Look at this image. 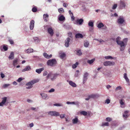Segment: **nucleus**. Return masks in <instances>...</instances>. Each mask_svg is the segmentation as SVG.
I'll return each instance as SVG.
<instances>
[{"mask_svg": "<svg viewBox=\"0 0 130 130\" xmlns=\"http://www.w3.org/2000/svg\"><path fill=\"white\" fill-rule=\"evenodd\" d=\"M95 60L94 59H93L91 60H88L87 61V62L89 64H91L94 62Z\"/></svg>", "mask_w": 130, "mask_h": 130, "instance_id": "obj_32", "label": "nucleus"}, {"mask_svg": "<svg viewBox=\"0 0 130 130\" xmlns=\"http://www.w3.org/2000/svg\"><path fill=\"white\" fill-rule=\"evenodd\" d=\"M128 112H129V111H127V110L125 111L124 112V114H127L128 113Z\"/></svg>", "mask_w": 130, "mask_h": 130, "instance_id": "obj_64", "label": "nucleus"}, {"mask_svg": "<svg viewBox=\"0 0 130 130\" xmlns=\"http://www.w3.org/2000/svg\"><path fill=\"white\" fill-rule=\"evenodd\" d=\"M110 102V101L109 99H107L105 102V103H107V104H109Z\"/></svg>", "mask_w": 130, "mask_h": 130, "instance_id": "obj_48", "label": "nucleus"}, {"mask_svg": "<svg viewBox=\"0 0 130 130\" xmlns=\"http://www.w3.org/2000/svg\"><path fill=\"white\" fill-rule=\"evenodd\" d=\"M40 94L43 99H45L47 97V95L46 94L42 93H41Z\"/></svg>", "mask_w": 130, "mask_h": 130, "instance_id": "obj_25", "label": "nucleus"}, {"mask_svg": "<svg viewBox=\"0 0 130 130\" xmlns=\"http://www.w3.org/2000/svg\"><path fill=\"white\" fill-rule=\"evenodd\" d=\"M117 7V4H114L112 6V9H115Z\"/></svg>", "mask_w": 130, "mask_h": 130, "instance_id": "obj_41", "label": "nucleus"}, {"mask_svg": "<svg viewBox=\"0 0 130 130\" xmlns=\"http://www.w3.org/2000/svg\"><path fill=\"white\" fill-rule=\"evenodd\" d=\"M83 36L81 34L78 33L76 34L75 35V37L76 38H83Z\"/></svg>", "mask_w": 130, "mask_h": 130, "instance_id": "obj_20", "label": "nucleus"}, {"mask_svg": "<svg viewBox=\"0 0 130 130\" xmlns=\"http://www.w3.org/2000/svg\"><path fill=\"white\" fill-rule=\"evenodd\" d=\"M126 6V4L124 1H121L120 3V8H124Z\"/></svg>", "mask_w": 130, "mask_h": 130, "instance_id": "obj_14", "label": "nucleus"}, {"mask_svg": "<svg viewBox=\"0 0 130 130\" xmlns=\"http://www.w3.org/2000/svg\"><path fill=\"white\" fill-rule=\"evenodd\" d=\"M54 105L56 106H62V105L59 104H54Z\"/></svg>", "mask_w": 130, "mask_h": 130, "instance_id": "obj_56", "label": "nucleus"}, {"mask_svg": "<svg viewBox=\"0 0 130 130\" xmlns=\"http://www.w3.org/2000/svg\"><path fill=\"white\" fill-rule=\"evenodd\" d=\"M121 39V38L120 37H118L117 39L116 42L118 45L121 46L124 45V43L123 42L120 41Z\"/></svg>", "mask_w": 130, "mask_h": 130, "instance_id": "obj_6", "label": "nucleus"}, {"mask_svg": "<svg viewBox=\"0 0 130 130\" xmlns=\"http://www.w3.org/2000/svg\"><path fill=\"white\" fill-rule=\"evenodd\" d=\"M129 116V115L128 114H124L123 115V117H125V118H127Z\"/></svg>", "mask_w": 130, "mask_h": 130, "instance_id": "obj_50", "label": "nucleus"}, {"mask_svg": "<svg viewBox=\"0 0 130 130\" xmlns=\"http://www.w3.org/2000/svg\"><path fill=\"white\" fill-rule=\"evenodd\" d=\"M48 114L52 116H57L59 115V113L58 112L55 111H50L48 113Z\"/></svg>", "mask_w": 130, "mask_h": 130, "instance_id": "obj_7", "label": "nucleus"}, {"mask_svg": "<svg viewBox=\"0 0 130 130\" xmlns=\"http://www.w3.org/2000/svg\"><path fill=\"white\" fill-rule=\"evenodd\" d=\"M29 126L30 127H33L34 126V124L33 123H31L29 124Z\"/></svg>", "mask_w": 130, "mask_h": 130, "instance_id": "obj_63", "label": "nucleus"}, {"mask_svg": "<svg viewBox=\"0 0 130 130\" xmlns=\"http://www.w3.org/2000/svg\"><path fill=\"white\" fill-rule=\"evenodd\" d=\"M18 59L17 58H15L13 60V64L14 66H15L17 64L18 62Z\"/></svg>", "mask_w": 130, "mask_h": 130, "instance_id": "obj_26", "label": "nucleus"}, {"mask_svg": "<svg viewBox=\"0 0 130 130\" xmlns=\"http://www.w3.org/2000/svg\"><path fill=\"white\" fill-rule=\"evenodd\" d=\"M48 33L51 36H52L54 34V31L52 28H49L47 29Z\"/></svg>", "mask_w": 130, "mask_h": 130, "instance_id": "obj_11", "label": "nucleus"}, {"mask_svg": "<svg viewBox=\"0 0 130 130\" xmlns=\"http://www.w3.org/2000/svg\"><path fill=\"white\" fill-rule=\"evenodd\" d=\"M58 11L60 13H62L64 12L63 9L62 8L58 9Z\"/></svg>", "mask_w": 130, "mask_h": 130, "instance_id": "obj_36", "label": "nucleus"}, {"mask_svg": "<svg viewBox=\"0 0 130 130\" xmlns=\"http://www.w3.org/2000/svg\"><path fill=\"white\" fill-rule=\"evenodd\" d=\"M65 115V114H61L60 115V117L61 119L63 118H64Z\"/></svg>", "mask_w": 130, "mask_h": 130, "instance_id": "obj_52", "label": "nucleus"}, {"mask_svg": "<svg viewBox=\"0 0 130 130\" xmlns=\"http://www.w3.org/2000/svg\"><path fill=\"white\" fill-rule=\"evenodd\" d=\"M44 70V68H42L39 69H36V71L38 74L40 73L42 71Z\"/></svg>", "mask_w": 130, "mask_h": 130, "instance_id": "obj_21", "label": "nucleus"}, {"mask_svg": "<svg viewBox=\"0 0 130 130\" xmlns=\"http://www.w3.org/2000/svg\"><path fill=\"white\" fill-rule=\"evenodd\" d=\"M76 54L80 56L82 55V53L80 50H78L76 51Z\"/></svg>", "mask_w": 130, "mask_h": 130, "instance_id": "obj_33", "label": "nucleus"}, {"mask_svg": "<svg viewBox=\"0 0 130 130\" xmlns=\"http://www.w3.org/2000/svg\"><path fill=\"white\" fill-rule=\"evenodd\" d=\"M2 101L0 103V106H3L5 104L7 100V98L5 97L2 98Z\"/></svg>", "mask_w": 130, "mask_h": 130, "instance_id": "obj_10", "label": "nucleus"}, {"mask_svg": "<svg viewBox=\"0 0 130 130\" xmlns=\"http://www.w3.org/2000/svg\"><path fill=\"white\" fill-rule=\"evenodd\" d=\"M57 63L56 60L54 59H50L47 61V63L48 66H53Z\"/></svg>", "mask_w": 130, "mask_h": 130, "instance_id": "obj_2", "label": "nucleus"}, {"mask_svg": "<svg viewBox=\"0 0 130 130\" xmlns=\"http://www.w3.org/2000/svg\"><path fill=\"white\" fill-rule=\"evenodd\" d=\"M60 57L61 59H63L66 56V54L64 53H59Z\"/></svg>", "mask_w": 130, "mask_h": 130, "instance_id": "obj_24", "label": "nucleus"}, {"mask_svg": "<svg viewBox=\"0 0 130 130\" xmlns=\"http://www.w3.org/2000/svg\"><path fill=\"white\" fill-rule=\"evenodd\" d=\"M10 85L9 84H5L3 86V87L5 88L9 86Z\"/></svg>", "mask_w": 130, "mask_h": 130, "instance_id": "obj_46", "label": "nucleus"}, {"mask_svg": "<svg viewBox=\"0 0 130 130\" xmlns=\"http://www.w3.org/2000/svg\"><path fill=\"white\" fill-rule=\"evenodd\" d=\"M1 76L2 78H3L5 77V76L4 74H3L2 72L1 73Z\"/></svg>", "mask_w": 130, "mask_h": 130, "instance_id": "obj_54", "label": "nucleus"}, {"mask_svg": "<svg viewBox=\"0 0 130 130\" xmlns=\"http://www.w3.org/2000/svg\"><path fill=\"white\" fill-rule=\"evenodd\" d=\"M65 18L63 15H61L59 18V20L60 21H62L64 20Z\"/></svg>", "mask_w": 130, "mask_h": 130, "instance_id": "obj_27", "label": "nucleus"}, {"mask_svg": "<svg viewBox=\"0 0 130 130\" xmlns=\"http://www.w3.org/2000/svg\"><path fill=\"white\" fill-rule=\"evenodd\" d=\"M89 45V43L87 41L85 42L84 44V45L85 47H88Z\"/></svg>", "mask_w": 130, "mask_h": 130, "instance_id": "obj_38", "label": "nucleus"}, {"mask_svg": "<svg viewBox=\"0 0 130 130\" xmlns=\"http://www.w3.org/2000/svg\"><path fill=\"white\" fill-rule=\"evenodd\" d=\"M124 44L123 45H122V46H121V48H120V50L121 51H123L124 50V47L123 46H124Z\"/></svg>", "mask_w": 130, "mask_h": 130, "instance_id": "obj_49", "label": "nucleus"}, {"mask_svg": "<svg viewBox=\"0 0 130 130\" xmlns=\"http://www.w3.org/2000/svg\"><path fill=\"white\" fill-rule=\"evenodd\" d=\"M78 62H76L75 63V64H73L72 65V68L73 69L75 68H76L77 67V66L78 65Z\"/></svg>", "mask_w": 130, "mask_h": 130, "instance_id": "obj_34", "label": "nucleus"}, {"mask_svg": "<svg viewBox=\"0 0 130 130\" xmlns=\"http://www.w3.org/2000/svg\"><path fill=\"white\" fill-rule=\"evenodd\" d=\"M31 69L30 67L29 66H26V67L22 70V72H24L26 71L30 70Z\"/></svg>", "mask_w": 130, "mask_h": 130, "instance_id": "obj_15", "label": "nucleus"}, {"mask_svg": "<svg viewBox=\"0 0 130 130\" xmlns=\"http://www.w3.org/2000/svg\"><path fill=\"white\" fill-rule=\"evenodd\" d=\"M35 21L34 20H32L30 22V28L31 30H32L34 28V26Z\"/></svg>", "mask_w": 130, "mask_h": 130, "instance_id": "obj_12", "label": "nucleus"}, {"mask_svg": "<svg viewBox=\"0 0 130 130\" xmlns=\"http://www.w3.org/2000/svg\"><path fill=\"white\" fill-rule=\"evenodd\" d=\"M69 84L70 85L73 87H76V84L72 81H70L69 82Z\"/></svg>", "mask_w": 130, "mask_h": 130, "instance_id": "obj_28", "label": "nucleus"}, {"mask_svg": "<svg viewBox=\"0 0 130 130\" xmlns=\"http://www.w3.org/2000/svg\"><path fill=\"white\" fill-rule=\"evenodd\" d=\"M84 20L82 19H77L75 21V24L78 25H81L82 24Z\"/></svg>", "mask_w": 130, "mask_h": 130, "instance_id": "obj_8", "label": "nucleus"}, {"mask_svg": "<svg viewBox=\"0 0 130 130\" xmlns=\"http://www.w3.org/2000/svg\"><path fill=\"white\" fill-rule=\"evenodd\" d=\"M90 98H94L98 96V95L96 94H93L89 95Z\"/></svg>", "mask_w": 130, "mask_h": 130, "instance_id": "obj_31", "label": "nucleus"}, {"mask_svg": "<svg viewBox=\"0 0 130 130\" xmlns=\"http://www.w3.org/2000/svg\"><path fill=\"white\" fill-rule=\"evenodd\" d=\"M68 36L70 37H72V33L71 32H69L68 33Z\"/></svg>", "mask_w": 130, "mask_h": 130, "instance_id": "obj_59", "label": "nucleus"}, {"mask_svg": "<svg viewBox=\"0 0 130 130\" xmlns=\"http://www.w3.org/2000/svg\"><path fill=\"white\" fill-rule=\"evenodd\" d=\"M63 6L64 7H66L67 6V5L66 3H64L63 4Z\"/></svg>", "mask_w": 130, "mask_h": 130, "instance_id": "obj_62", "label": "nucleus"}, {"mask_svg": "<svg viewBox=\"0 0 130 130\" xmlns=\"http://www.w3.org/2000/svg\"><path fill=\"white\" fill-rule=\"evenodd\" d=\"M80 113L84 116H86L87 114V112L84 111H83L81 112Z\"/></svg>", "mask_w": 130, "mask_h": 130, "instance_id": "obj_37", "label": "nucleus"}, {"mask_svg": "<svg viewBox=\"0 0 130 130\" xmlns=\"http://www.w3.org/2000/svg\"><path fill=\"white\" fill-rule=\"evenodd\" d=\"M14 58V53L13 52L11 53L9 57V58L10 59H12Z\"/></svg>", "mask_w": 130, "mask_h": 130, "instance_id": "obj_19", "label": "nucleus"}, {"mask_svg": "<svg viewBox=\"0 0 130 130\" xmlns=\"http://www.w3.org/2000/svg\"><path fill=\"white\" fill-rule=\"evenodd\" d=\"M43 19L45 22H47L48 20V15L47 14H44L43 15Z\"/></svg>", "mask_w": 130, "mask_h": 130, "instance_id": "obj_16", "label": "nucleus"}, {"mask_svg": "<svg viewBox=\"0 0 130 130\" xmlns=\"http://www.w3.org/2000/svg\"><path fill=\"white\" fill-rule=\"evenodd\" d=\"M124 77L126 80V82L129 84V80L127 76V74L126 73H125L124 74Z\"/></svg>", "mask_w": 130, "mask_h": 130, "instance_id": "obj_18", "label": "nucleus"}, {"mask_svg": "<svg viewBox=\"0 0 130 130\" xmlns=\"http://www.w3.org/2000/svg\"><path fill=\"white\" fill-rule=\"evenodd\" d=\"M104 26V25L103 23L101 22L100 23L98 24L97 26V27L99 28H101V27Z\"/></svg>", "mask_w": 130, "mask_h": 130, "instance_id": "obj_29", "label": "nucleus"}, {"mask_svg": "<svg viewBox=\"0 0 130 130\" xmlns=\"http://www.w3.org/2000/svg\"><path fill=\"white\" fill-rule=\"evenodd\" d=\"M79 104V103L78 102H77L76 103L74 102H71V104Z\"/></svg>", "mask_w": 130, "mask_h": 130, "instance_id": "obj_55", "label": "nucleus"}, {"mask_svg": "<svg viewBox=\"0 0 130 130\" xmlns=\"http://www.w3.org/2000/svg\"><path fill=\"white\" fill-rule=\"evenodd\" d=\"M3 48L5 51H7L8 49V47L5 45H3Z\"/></svg>", "mask_w": 130, "mask_h": 130, "instance_id": "obj_43", "label": "nucleus"}, {"mask_svg": "<svg viewBox=\"0 0 130 130\" xmlns=\"http://www.w3.org/2000/svg\"><path fill=\"white\" fill-rule=\"evenodd\" d=\"M54 91L55 89H54L52 88L49 91V92H54Z\"/></svg>", "mask_w": 130, "mask_h": 130, "instance_id": "obj_53", "label": "nucleus"}, {"mask_svg": "<svg viewBox=\"0 0 130 130\" xmlns=\"http://www.w3.org/2000/svg\"><path fill=\"white\" fill-rule=\"evenodd\" d=\"M39 81V80L37 79H34L31 81L30 82H29L26 84V86H29L26 87V88L27 89H29L31 88L32 87V85L33 84L35 83L38 82Z\"/></svg>", "mask_w": 130, "mask_h": 130, "instance_id": "obj_1", "label": "nucleus"}, {"mask_svg": "<svg viewBox=\"0 0 130 130\" xmlns=\"http://www.w3.org/2000/svg\"><path fill=\"white\" fill-rule=\"evenodd\" d=\"M123 100L122 99L120 100V103L121 105V107L122 108H124L125 107L124 104V103L123 101Z\"/></svg>", "mask_w": 130, "mask_h": 130, "instance_id": "obj_22", "label": "nucleus"}, {"mask_svg": "<svg viewBox=\"0 0 130 130\" xmlns=\"http://www.w3.org/2000/svg\"><path fill=\"white\" fill-rule=\"evenodd\" d=\"M34 50L33 49L30 48H29L28 49L26 50L25 52L26 53H29L31 52H32Z\"/></svg>", "mask_w": 130, "mask_h": 130, "instance_id": "obj_23", "label": "nucleus"}, {"mask_svg": "<svg viewBox=\"0 0 130 130\" xmlns=\"http://www.w3.org/2000/svg\"><path fill=\"white\" fill-rule=\"evenodd\" d=\"M37 9L36 7L33 8L32 9V11L33 12H36L37 11Z\"/></svg>", "mask_w": 130, "mask_h": 130, "instance_id": "obj_40", "label": "nucleus"}, {"mask_svg": "<svg viewBox=\"0 0 130 130\" xmlns=\"http://www.w3.org/2000/svg\"><path fill=\"white\" fill-rule=\"evenodd\" d=\"M88 24L89 26H91L92 27H93V23L91 21H89Z\"/></svg>", "mask_w": 130, "mask_h": 130, "instance_id": "obj_35", "label": "nucleus"}, {"mask_svg": "<svg viewBox=\"0 0 130 130\" xmlns=\"http://www.w3.org/2000/svg\"><path fill=\"white\" fill-rule=\"evenodd\" d=\"M71 18V19L72 21H73L74 20V17L73 15H70Z\"/></svg>", "mask_w": 130, "mask_h": 130, "instance_id": "obj_60", "label": "nucleus"}, {"mask_svg": "<svg viewBox=\"0 0 130 130\" xmlns=\"http://www.w3.org/2000/svg\"><path fill=\"white\" fill-rule=\"evenodd\" d=\"M88 74L87 72H85L84 75L83 77V84H85L87 79V77L88 76Z\"/></svg>", "mask_w": 130, "mask_h": 130, "instance_id": "obj_9", "label": "nucleus"}, {"mask_svg": "<svg viewBox=\"0 0 130 130\" xmlns=\"http://www.w3.org/2000/svg\"><path fill=\"white\" fill-rule=\"evenodd\" d=\"M58 75V74H53L52 73H50L47 76V78H48L49 77H51V79L53 80L56 78Z\"/></svg>", "mask_w": 130, "mask_h": 130, "instance_id": "obj_3", "label": "nucleus"}, {"mask_svg": "<svg viewBox=\"0 0 130 130\" xmlns=\"http://www.w3.org/2000/svg\"><path fill=\"white\" fill-rule=\"evenodd\" d=\"M70 40V39L69 38H67L65 40V45L66 47H67L69 46V42Z\"/></svg>", "mask_w": 130, "mask_h": 130, "instance_id": "obj_13", "label": "nucleus"}, {"mask_svg": "<svg viewBox=\"0 0 130 130\" xmlns=\"http://www.w3.org/2000/svg\"><path fill=\"white\" fill-rule=\"evenodd\" d=\"M109 125V123L108 122H105L102 124V126H108Z\"/></svg>", "mask_w": 130, "mask_h": 130, "instance_id": "obj_44", "label": "nucleus"}, {"mask_svg": "<svg viewBox=\"0 0 130 130\" xmlns=\"http://www.w3.org/2000/svg\"><path fill=\"white\" fill-rule=\"evenodd\" d=\"M106 121L110 122L112 120V119L108 117L106 118Z\"/></svg>", "mask_w": 130, "mask_h": 130, "instance_id": "obj_42", "label": "nucleus"}, {"mask_svg": "<svg viewBox=\"0 0 130 130\" xmlns=\"http://www.w3.org/2000/svg\"><path fill=\"white\" fill-rule=\"evenodd\" d=\"M94 40H96L98 41H99L100 42H101H101H104V41H103L101 39H100V40H98V39H94Z\"/></svg>", "mask_w": 130, "mask_h": 130, "instance_id": "obj_47", "label": "nucleus"}, {"mask_svg": "<svg viewBox=\"0 0 130 130\" xmlns=\"http://www.w3.org/2000/svg\"><path fill=\"white\" fill-rule=\"evenodd\" d=\"M47 72L46 71H44L43 73V76H45L47 75Z\"/></svg>", "mask_w": 130, "mask_h": 130, "instance_id": "obj_58", "label": "nucleus"}, {"mask_svg": "<svg viewBox=\"0 0 130 130\" xmlns=\"http://www.w3.org/2000/svg\"><path fill=\"white\" fill-rule=\"evenodd\" d=\"M22 79L21 78H18V79L17 80V81L18 82H20L22 80Z\"/></svg>", "mask_w": 130, "mask_h": 130, "instance_id": "obj_57", "label": "nucleus"}, {"mask_svg": "<svg viewBox=\"0 0 130 130\" xmlns=\"http://www.w3.org/2000/svg\"><path fill=\"white\" fill-rule=\"evenodd\" d=\"M105 58L106 59H113V58L111 56H106L105 57Z\"/></svg>", "mask_w": 130, "mask_h": 130, "instance_id": "obj_39", "label": "nucleus"}, {"mask_svg": "<svg viewBox=\"0 0 130 130\" xmlns=\"http://www.w3.org/2000/svg\"><path fill=\"white\" fill-rule=\"evenodd\" d=\"M11 44H14V42L12 39H9L8 40Z\"/></svg>", "mask_w": 130, "mask_h": 130, "instance_id": "obj_45", "label": "nucleus"}, {"mask_svg": "<svg viewBox=\"0 0 130 130\" xmlns=\"http://www.w3.org/2000/svg\"><path fill=\"white\" fill-rule=\"evenodd\" d=\"M69 14L70 15H73V13L71 12V11L70 10H69Z\"/></svg>", "mask_w": 130, "mask_h": 130, "instance_id": "obj_61", "label": "nucleus"}, {"mask_svg": "<svg viewBox=\"0 0 130 130\" xmlns=\"http://www.w3.org/2000/svg\"><path fill=\"white\" fill-rule=\"evenodd\" d=\"M72 123L73 124H76L78 121V119L77 118H76L73 119L72 120Z\"/></svg>", "mask_w": 130, "mask_h": 130, "instance_id": "obj_30", "label": "nucleus"}, {"mask_svg": "<svg viewBox=\"0 0 130 130\" xmlns=\"http://www.w3.org/2000/svg\"><path fill=\"white\" fill-rule=\"evenodd\" d=\"M121 89V87L120 86L117 87L115 89L116 91H117L118 90H120Z\"/></svg>", "mask_w": 130, "mask_h": 130, "instance_id": "obj_51", "label": "nucleus"}, {"mask_svg": "<svg viewBox=\"0 0 130 130\" xmlns=\"http://www.w3.org/2000/svg\"><path fill=\"white\" fill-rule=\"evenodd\" d=\"M124 18L122 16H120L118 19L117 23L119 24H121L125 22Z\"/></svg>", "mask_w": 130, "mask_h": 130, "instance_id": "obj_4", "label": "nucleus"}, {"mask_svg": "<svg viewBox=\"0 0 130 130\" xmlns=\"http://www.w3.org/2000/svg\"><path fill=\"white\" fill-rule=\"evenodd\" d=\"M115 64L114 62L110 61H106L103 63V64L105 66H113Z\"/></svg>", "mask_w": 130, "mask_h": 130, "instance_id": "obj_5", "label": "nucleus"}, {"mask_svg": "<svg viewBox=\"0 0 130 130\" xmlns=\"http://www.w3.org/2000/svg\"><path fill=\"white\" fill-rule=\"evenodd\" d=\"M43 55L44 57L47 59H49L52 57V55L51 54L48 55L47 53H44Z\"/></svg>", "mask_w": 130, "mask_h": 130, "instance_id": "obj_17", "label": "nucleus"}]
</instances>
